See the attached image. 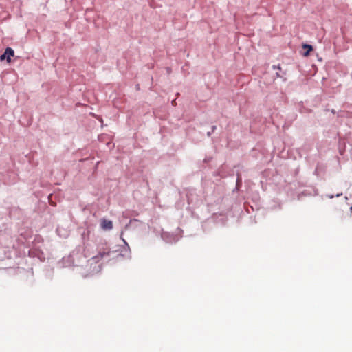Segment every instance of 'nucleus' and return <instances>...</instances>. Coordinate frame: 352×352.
I'll return each mask as SVG.
<instances>
[{
	"instance_id": "f257e3e1",
	"label": "nucleus",
	"mask_w": 352,
	"mask_h": 352,
	"mask_svg": "<svg viewBox=\"0 0 352 352\" xmlns=\"http://www.w3.org/2000/svg\"><path fill=\"white\" fill-rule=\"evenodd\" d=\"M14 52L11 47H7L4 53L0 56V60H3L6 58L8 63H10L11 57L14 56Z\"/></svg>"
},
{
	"instance_id": "f03ea898",
	"label": "nucleus",
	"mask_w": 352,
	"mask_h": 352,
	"mask_svg": "<svg viewBox=\"0 0 352 352\" xmlns=\"http://www.w3.org/2000/svg\"><path fill=\"white\" fill-rule=\"evenodd\" d=\"M100 226L103 230H111L113 228L112 221L105 219L101 220Z\"/></svg>"
},
{
	"instance_id": "7ed1b4c3",
	"label": "nucleus",
	"mask_w": 352,
	"mask_h": 352,
	"mask_svg": "<svg viewBox=\"0 0 352 352\" xmlns=\"http://www.w3.org/2000/svg\"><path fill=\"white\" fill-rule=\"evenodd\" d=\"M302 48L307 49V51L305 52H304V54H303V55L305 56H309L310 52L313 50L312 46L310 45H308V44H303L302 45Z\"/></svg>"
}]
</instances>
